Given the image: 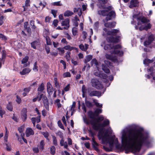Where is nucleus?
I'll return each instance as SVG.
<instances>
[{"label":"nucleus","instance_id":"obj_1","mask_svg":"<svg viewBox=\"0 0 155 155\" xmlns=\"http://www.w3.org/2000/svg\"><path fill=\"white\" fill-rule=\"evenodd\" d=\"M120 134L122 146L127 153L139 152L142 145L150 147L153 141L149 133L142 129L134 131L131 128L126 127L121 130Z\"/></svg>","mask_w":155,"mask_h":155},{"label":"nucleus","instance_id":"obj_2","mask_svg":"<svg viewBox=\"0 0 155 155\" xmlns=\"http://www.w3.org/2000/svg\"><path fill=\"white\" fill-rule=\"evenodd\" d=\"M104 120V118L103 115L99 116L97 118H96L95 123L97 124H102L106 120L108 121V123L106 124L104 126L97 125L98 128L97 129H94L95 130H99L98 136L100 140L101 139L102 143H108L110 147H112L114 145H115L117 148H119L118 146V139L115 137V135L110 136V134L112 133V130L111 128L109 127L108 129L105 132L104 131V127L109 125L110 124L109 120L107 119H105L102 123L101 122Z\"/></svg>","mask_w":155,"mask_h":155},{"label":"nucleus","instance_id":"obj_3","mask_svg":"<svg viewBox=\"0 0 155 155\" xmlns=\"http://www.w3.org/2000/svg\"><path fill=\"white\" fill-rule=\"evenodd\" d=\"M88 114L89 118L91 119L90 120L85 117H83V120L84 123L87 125H88L91 124L93 128L94 129H97L98 128L97 127V123H95V120L96 118L95 117L96 116L95 113L91 111H90L88 113ZM108 121L106 120L104 121L103 124H97V125H101V126H104L105 124H108Z\"/></svg>","mask_w":155,"mask_h":155},{"label":"nucleus","instance_id":"obj_4","mask_svg":"<svg viewBox=\"0 0 155 155\" xmlns=\"http://www.w3.org/2000/svg\"><path fill=\"white\" fill-rule=\"evenodd\" d=\"M101 46L102 47H104V49L105 50L112 49L113 50L111 52V54H117L120 56H122L123 55V52L122 51H120L117 50L121 47V45H120L113 46L110 44H106V41H104L101 43Z\"/></svg>","mask_w":155,"mask_h":155},{"label":"nucleus","instance_id":"obj_5","mask_svg":"<svg viewBox=\"0 0 155 155\" xmlns=\"http://www.w3.org/2000/svg\"><path fill=\"white\" fill-rule=\"evenodd\" d=\"M133 17V21H131V23L134 25H135L134 24L136 25V20L137 21V25L138 26L141 25V23L144 24L148 23L149 21V20L146 18L144 17H138V15H134Z\"/></svg>","mask_w":155,"mask_h":155},{"label":"nucleus","instance_id":"obj_6","mask_svg":"<svg viewBox=\"0 0 155 155\" xmlns=\"http://www.w3.org/2000/svg\"><path fill=\"white\" fill-rule=\"evenodd\" d=\"M154 39V37L153 35H150L148 38L147 40H146L144 42V45L146 47L149 46L150 48H152L154 46V45H151Z\"/></svg>","mask_w":155,"mask_h":155},{"label":"nucleus","instance_id":"obj_7","mask_svg":"<svg viewBox=\"0 0 155 155\" xmlns=\"http://www.w3.org/2000/svg\"><path fill=\"white\" fill-rule=\"evenodd\" d=\"M92 86L98 89L101 90L103 88V86L99 82V81L96 79H92L91 81Z\"/></svg>","mask_w":155,"mask_h":155},{"label":"nucleus","instance_id":"obj_8","mask_svg":"<svg viewBox=\"0 0 155 155\" xmlns=\"http://www.w3.org/2000/svg\"><path fill=\"white\" fill-rule=\"evenodd\" d=\"M134 25L135 29L136 30L139 29L140 31H142L143 30L147 31L148 29H150L151 27V25L150 23H148L147 25L144 26H138L135 24H134Z\"/></svg>","mask_w":155,"mask_h":155},{"label":"nucleus","instance_id":"obj_9","mask_svg":"<svg viewBox=\"0 0 155 155\" xmlns=\"http://www.w3.org/2000/svg\"><path fill=\"white\" fill-rule=\"evenodd\" d=\"M106 10H100L98 11V14L103 16H106L108 12L112 10V7L111 6H109L107 8H104Z\"/></svg>","mask_w":155,"mask_h":155},{"label":"nucleus","instance_id":"obj_10","mask_svg":"<svg viewBox=\"0 0 155 155\" xmlns=\"http://www.w3.org/2000/svg\"><path fill=\"white\" fill-rule=\"evenodd\" d=\"M116 16V13L114 11H112L110 12H108L107 14L105 19V21H109L112 19L115 18Z\"/></svg>","mask_w":155,"mask_h":155},{"label":"nucleus","instance_id":"obj_11","mask_svg":"<svg viewBox=\"0 0 155 155\" xmlns=\"http://www.w3.org/2000/svg\"><path fill=\"white\" fill-rule=\"evenodd\" d=\"M104 30L107 32V35L114 36L116 35L117 34L119 33V30L116 29H112L110 31H107V29L106 28H104Z\"/></svg>","mask_w":155,"mask_h":155},{"label":"nucleus","instance_id":"obj_12","mask_svg":"<svg viewBox=\"0 0 155 155\" xmlns=\"http://www.w3.org/2000/svg\"><path fill=\"white\" fill-rule=\"evenodd\" d=\"M103 20V21L104 23V26L107 28H112L115 27V26L116 22H108V21Z\"/></svg>","mask_w":155,"mask_h":155},{"label":"nucleus","instance_id":"obj_13","mask_svg":"<svg viewBox=\"0 0 155 155\" xmlns=\"http://www.w3.org/2000/svg\"><path fill=\"white\" fill-rule=\"evenodd\" d=\"M89 95L91 97L97 96L99 97L102 95L101 92L97 91H93L90 92H89Z\"/></svg>","mask_w":155,"mask_h":155},{"label":"nucleus","instance_id":"obj_14","mask_svg":"<svg viewBox=\"0 0 155 155\" xmlns=\"http://www.w3.org/2000/svg\"><path fill=\"white\" fill-rule=\"evenodd\" d=\"M29 59V57L28 56H26L24 58H23L21 61L22 64H23V67H26L30 65V62H28V61Z\"/></svg>","mask_w":155,"mask_h":155},{"label":"nucleus","instance_id":"obj_15","mask_svg":"<svg viewBox=\"0 0 155 155\" xmlns=\"http://www.w3.org/2000/svg\"><path fill=\"white\" fill-rule=\"evenodd\" d=\"M69 21L68 18L65 19L64 21H63L61 23V25L64 26L65 27L63 28L65 29H68L69 27Z\"/></svg>","mask_w":155,"mask_h":155},{"label":"nucleus","instance_id":"obj_16","mask_svg":"<svg viewBox=\"0 0 155 155\" xmlns=\"http://www.w3.org/2000/svg\"><path fill=\"white\" fill-rule=\"evenodd\" d=\"M139 2L138 0H131L130 2L129 7L132 8L137 6L139 5Z\"/></svg>","mask_w":155,"mask_h":155},{"label":"nucleus","instance_id":"obj_17","mask_svg":"<svg viewBox=\"0 0 155 155\" xmlns=\"http://www.w3.org/2000/svg\"><path fill=\"white\" fill-rule=\"evenodd\" d=\"M47 87V91L48 93L50 95H51L53 91V89L51 84L49 82H48Z\"/></svg>","mask_w":155,"mask_h":155},{"label":"nucleus","instance_id":"obj_18","mask_svg":"<svg viewBox=\"0 0 155 155\" xmlns=\"http://www.w3.org/2000/svg\"><path fill=\"white\" fill-rule=\"evenodd\" d=\"M107 40L109 42L117 43L119 41L118 39L115 38L113 36H110L107 38Z\"/></svg>","mask_w":155,"mask_h":155},{"label":"nucleus","instance_id":"obj_19","mask_svg":"<svg viewBox=\"0 0 155 155\" xmlns=\"http://www.w3.org/2000/svg\"><path fill=\"white\" fill-rule=\"evenodd\" d=\"M25 134L26 136L27 137H28L31 135H33L34 134V132L31 128H28L27 129Z\"/></svg>","mask_w":155,"mask_h":155},{"label":"nucleus","instance_id":"obj_20","mask_svg":"<svg viewBox=\"0 0 155 155\" xmlns=\"http://www.w3.org/2000/svg\"><path fill=\"white\" fill-rule=\"evenodd\" d=\"M95 75L103 79H106V75L104 73L101 72H96L94 73Z\"/></svg>","mask_w":155,"mask_h":155},{"label":"nucleus","instance_id":"obj_21","mask_svg":"<svg viewBox=\"0 0 155 155\" xmlns=\"http://www.w3.org/2000/svg\"><path fill=\"white\" fill-rule=\"evenodd\" d=\"M31 71V70L28 68L24 69L22 71L20 72V74L21 75H24L28 74Z\"/></svg>","mask_w":155,"mask_h":155},{"label":"nucleus","instance_id":"obj_22","mask_svg":"<svg viewBox=\"0 0 155 155\" xmlns=\"http://www.w3.org/2000/svg\"><path fill=\"white\" fill-rule=\"evenodd\" d=\"M88 45L85 44V46L83 44H81L79 45V48L82 51H86L88 48Z\"/></svg>","mask_w":155,"mask_h":155},{"label":"nucleus","instance_id":"obj_23","mask_svg":"<svg viewBox=\"0 0 155 155\" xmlns=\"http://www.w3.org/2000/svg\"><path fill=\"white\" fill-rule=\"evenodd\" d=\"M73 14V13L70 10H67L64 13V16L65 17L71 16Z\"/></svg>","mask_w":155,"mask_h":155},{"label":"nucleus","instance_id":"obj_24","mask_svg":"<svg viewBox=\"0 0 155 155\" xmlns=\"http://www.w3.org/2000/svg\"><path fill=\"white\" fill-rule=\"evenodd\" d=\"M39 44V42L37 41H35L31 43L32 48L34 49H36V46Z\"/></svg>","mask_w":155,"mask_h":155},{"label":"nucleus","instance_id":"obj_25","mask_svg":"<svg viewBox=\"0 0 155 155\" xmlns=\"http://www.w3.org/2000/svg\"><path fill=\"white\" fill-rule=\"evenodd\" d=\"M44 84L43 83H41L38 89V92L41 93L44 90Z\"/></svg>","mask_w":155,"mask_h":155},{"label":"nucleus","instance_id":"obj_26","mask_svg":"<svg viewBox=\"0 0 155 155\" xmlns=\"http://www.w3.org/2000/svg\"><path fill=\"white\" fill-rule=\"evenodd\" d=\"M102 69L106 73H109L110 72L109 69L104 64L102 65Z\"/></svg>","mask_w":155,"mask_h":155},{"label":"nucleus","instance_id":"obj_27","mask_svg":"<svg viewBox=\"0 0 155 155\" xmlns=\"http://www.w3.org/2000/svg\"><path fill=\"white\" fill-rule=\"evenodd\" d=\"M102 112V110L101 108H97L94 111V113L95 114L96 116H97L99 114L101 113Z\"/></svg>","mask_w":155,"mask_h":155},{"label":"nucleus","instance_id":"obj_28","mask_svg":"<svg viewBox=\"0 0 155 155\" xmlns=\"http://www.w3.org/2000/svg\"><path fill=\"white\" fill-rule=\"evenodd\" d=\"M72 34L74 36H76L77 35L78 32V29L77 28L73 27L72 29Z\"/></svg>","mask_w":155,"mask_h":155},{"label":"nucleus","instance_id":"obj_29","mask_svg":"<svg viewBox=\"0 0 155 155\" xmlns=\"http://www.w3.org/2000/svg\"><path fill=\"white\" fill-rule=\"evenodd\" d=\"M5 134L4 136V140L6 142H7V139L8 137V130L7 128L5 127Z\"/></svg>","mask_w":155,"mask_h":155},{"label":"nucleus","instance_id":"obj_30","mask_svg":"<svg viewBox=\"0 0 155 155\" xmlns=\"http://www.w3.org/2000/svg\"><path fill=\"white\" fill-rule=\"evenodd\" d=\"M154 61V59H152L150 60L149 59H145L143 61V63L145 64H147L148 63H151L153 62Z\"/></svg>","mask_w":155,"mask_h":155},{"label":"nucleus","instance_id":"obj_31","mask_svg":"<svg viewBox=\"0 0 155 155\" xmlns=\"http://www.w3.org/2000/svg\"><path fill=\"white\" fill-rule=\"evenodd\" d=\"M71 54V53L70 51H68L66 53V54L65 55L66 58L68 61H70V54Z\"/></svg>","mask_w":155,"mask_h":155},{"label":"nucleus","instance_id":"obj_32","mask_svg":"<svg viewBox=\"0 0 155 155\" xmlns=\"http://www.w3.org/2000/svg\"><path fill=\"white\" fill-rule=\"evenodd\" d=\"M85 104L86 106L88 107H92L93 106V104L92 103L89 101L85 100Z\"/></svg>","mask_w":155,"mask_h":155},{"label":"nucleus","instance_id":"obj_33","mask_svg":"<svg viewBox=\"0 0 155 155\" xmlns=\"http://www.w3.org/2000/svg\"><path fill=\"white\" fill-rule=\"evenodd\" d=\"M53 144L55 146L58 145V141L56 137L54 136H52Z\"/></svg>","mask_w":155,"mask_h":155},{"label":"nucleus","instance_id":"obj_34","mask_svg":"<svg viewBox=\"0 0 155 155\" xmlns=\"http://www.w3.org/2000/svg\"><path fill=\"white\" fill-rule=\"evenodd\" d=\"M30 0H26L25 2V6H23V7L24 8V11H25L27 9L25 7H28L30 5L29 4Z\"/></svg>","mask_w":155,"mask_h":155},{"label":"nucleus","instance_id":"obj_35","mask_svg":"<svg viewBox=\"0 0 155 155\" xmlns=\"http://www.w3.org/2000/svg\"><path fill=\"white\" fill-rule=\"evenodd\" d=\"M50 153L52 155H54L55 153V148L54 146H52L50 147Z\"/></svg>","mask_w":155,"mask_h":155},{"label":"nucleus","instance_id":"obj_36","mask_svg":"<svg viewBox=\"0 0 155 155\" xmlns=\"http://www.w3.org/2000/svg\"><path fill=\"white\" fill-rule=\"evenodd\" d=\"M41 134L47 140H49V139L48 138V137L49 135V134L48 132H43L41 133Z\"/></svg>","mask_w":155,"mask_h":155},{"label":"nucleus","instance_id":"obj_37","mask_svg":"<svg viewBox=\"0 0 155 155\" xmlns=\"http://www.w3.org/2000/svg\"><path fill=\"white\" fill-rule=\"evenodd\" d=\"M37 94V97L38 98V101H40L41 100V98H42L44 95L43 94L39 92H38Z\"/></svg>","mask_w":155,"mask_h":155},{"label":"nucleus","instance_id":"obj_38","mask_svg":"<svg viewBox=\"0 0 155 155\" xmlns=\"http://www.w3.org/2000/svg\"><path fill=\"white\" fill-rule=\"evenodd\" d=\"M60 100L57 99L55 100V103L56 104L58 107L60 108L61 107V104L60 103Z\"/></svg>","mask_w":155,"mask_h":155},{"label":"nucleus","instance_id":"obj_39","mask_svg":"<svg viewBox=\"0 0 155 155\" xmlns=\"http://www.w3.org/2000/svg\"><path fill=\"white\" fill-rule=\"evenodd\" d=\"M91 64L92 65L93 64H95L96 66H97L98 65V63L97 61L95 58L92 60L91 61Z\"/></svg>","mask_w":155,"mask_h":155},{"label":"nucleus","instance_id":"obj_40","mask_svg":"<svg viewBox=\"0 0 155 155\" xmlns=\"http://www.w3.org/2000/svg\"><path fill=\"white\" fill-rule=\"evenodd\" d=\"M7 108L9 111H12L13 108L12 104L11 103H9L8 104H7Z\"/></svg>","mask_w":155,"mask_h":155},{"label":"nucleus","instance_id":"obj_41","mask_svg":"<svg viewBox=\"0 0 155 155\" xmlns=\"http://www.w3.org/2000/svg\"><path fill=\"white\" fill-rule=\"evenodd\" d=\"M5 110L2 109V107L0 105V116L2 118L3 117V115L5 114Z\"/></svg>","mask_w":155,"mask_h":155},{"label":"nucleus","instance_id":"obj_42","mask_svg":"<svg viewBox=\"0 0 155 155\" xmlns=\"http://www.w3.org/2000/svg\"><path fill=\"white\" fill-rule=\"evenodd\" d=\"M45 143L43 140H41L40 143V145L39 146V149L42 150L44 148Z\"/></svg>","mask_w":155,"mask_h":155},{"label":"nucleus","instance_id":"obj_43","mask_svg":"<svg viewBox=\"0 0 155 155\" xmlns=\"http://www.w3.org/2000/svg\"><path fill=\"white\" fill-rule=\"evenodd\" d=\"M45 38L47 45H51V42L50 38L46 36Z\"/></svg>","mask_w":155,"mask_h":155},{"label":"nucleus","instance_id":"obj_44","mask_svg":"<svg viewBox=\"0 0 155 155\" xmlns=\"http://www.w3.org/2000/svg\"><path fill=\"white\" fill-rule=\"evenodd\" d=\"M38 67L37 66V62H36L35 63H34V66L33 68V70L35 72L38 71Z\"/></svg>","mask_w":155,"mask_h":155},{"label":"nucleus","instance_id":"obj_45","mask_svg":"<svg viewBox=\"0 0 155 155\" xmlns=\"http://www.w3.org/2000/svg\"><path fill=\"white\" fill-rule=\"evenodd\" d=\"M92 58V56L91 55H88L86 56L85 59L86 63L89 61Z\"/></svg>","mask_w":155,"mask_h":155},{"label":"nucleus","instance_id":"obj_46","mask_svg":"<svg viewBox=\"0 0 155 155\" xmlns=\"http://www.w3.org/2000/svg\"><path fill=\"white\" fill-rule=\"evenodd\" d=\"M45 109L47 110H49V103L48 101L43 103Z\"/></svg>","mask_w":155,"mask_h":155},{"label":"nucleus","instance_id":"obj_47","mask_svg":"<svg viewBox=\"0 0 155 155\" xmlns=\"http://www.w3.org/2000/svg\"><path fill=\"white\" fill-rule=\"evenodd\" d=\"M56 135H58V136H59V137L61 138H63V133L60 131H58L56 132Z\"/></svg>","mask_w":155,"mask_h":155},{"label":"nucleus","instance_id":"obj_48","mask_svg":"<svg viewBox=\"0 0 155 155\" xmlns=\"http://www.w3.org/2000/svg\"><path fill=\"white\" fill-rule=\"evenodd\" d=\"M58 126L61 129L64 130V127L61 123V121L60 120H59L58 122Z\"/></svg>","mask_w":155,"mask_h":155},{"label":"nucleus","instance_id":"obj_49","mask_svg":"<svg viewBox=\"0 0 155 155\" xmlns=\"http://www.w3.org/2000/svg\"><path fill=\"white\" fill-rule=\"evenodd\" d=\"M21 118H22V120L23 121H25L26 120L27 118V115L24 114H21Z\"/></svg>","mask_w":155,"mask_h":155},{"label":"nucleus","instance_id":"obj_50","mask_svg":"<svg viewBox=\"0 0 155 155\" xmlns=\"http://www.w3.org/2000/svg\"><path fill=\"white\" fill-rule=\"evenodd\" d=\"M52 5H54L59 6H61L62 5V4L60 3V1H58L57 2H54L52 3Z\"/></svg>","mask_w":155,"mask_h":155},{"label":"nucleus","instance_id":"obj_51","mask_svg":"<svg viewBox=\"0 0 155 155\" xmlns=\"http://www.w3.org/2000/svg\"><path fill=\"white\" fill-rule=\"evenodd\" d=\"M99 23L98 21H97L95 23L94 26V28L95 29H97L99 27Z\"/></svg>","mask_w":155,"mask_h":155},{"label":"nucleus","instance_id":"obj_52","mask_svg":"<svg viewBox=\"0 0 155 155\" xmlns=\"http://www.w3.org/2000/svg\"><path fill=\"white\" fill-rule=\"evenodd\" d=\"M30 25L32 26V28L33 29L36 28V26L35 25V21L33 20H31L30 21Z\"/></svg>","mask_w":155,"mask_h":155},{"label":"nucleus","instance_id":"obj_53","mask_svg":"<svg viewBox=\"0 0 155 155\" xmlns=\"http://www.w3.org/2000/svg\"><path fill=\"white\" fill-rule=\"evenodd\" d=\"M27 109L26 108H23L22 110H21V114H25V115H27Z\"/></svg>","mask_w":155,"mask_h":155},{"label":"nucleus","instance_id":"obj_54","mask_svg":"<svg viewBox=\"0 0 155 155\" xmlns=\"http://www.w3.org/2000/svg\"><path fill=\"white\" fill-rule=\"evenodd\" d=\"M76 105V103L75 102H73L72 105H71V110L74 111V108L75 107Z\"/></svg>","mask_w":155,"mask_h":155},{"label":"nucleus","instance_id":"obj_55","mask_svg":"<svg viewBox=\"0 0 155 155\" xmlns=\"http://www.w3.org/2000/svg\"><path fill=\"white\" fill-rule=\"evenodd\" d=\"M57 11L54 10H51V13L54 15V18H55L57 16L56 14Z\"/></svg>","mask_w":155,"mask_h":155},{"label":"nucleus","instance_id":"obj_56","mask_svg":"<svg viewBox=\"0 0 155 155\" xmlns=\"http://www.w3.org/2000/svg\"><path fill=\"white\" fill-rule=\"evenodd\" d=\"M63 76L64 77H70L71 74L69 72H66L63 74Z\"/></svg>","mask_w":155,"mask_h":155},{"label":"nucleus","instance_id":"obj_57","mask_svg":"<svg viewBox=\"0 0 155 155\" xmlns=\"http://www.w3.org/2000/svg\"><path fill=\"white\" fill-rule=\"evenodd\" d=\"M0 39L2 40H5L7 39L6 37L2 34H0Z\"/></svg>","mask_w":155,"mask_h":155},{"label":"nucleus","instance_id":"obj_58","mask_svg":"<svg viewBox=\"0 0 155 155\" xmlns=\"http://www.w3.org/2000/svg\"><path fill=\"white\" fill-rule=\"evenodd\" d=\"M33 151L35 153H37L39 151V149L38 147H34L32 148Z\"/></svg>","mask_w":155,"mask_h":155},{"label":"nucleus","instance_id":"obj_59","mask_svg":"<svg viewBox=\"0 0 155 155\" xmlns=\"http://www.w3.org/2000/svg\"><path fill=\"white\" fill-rule=\"evenodd\" d=\"M83 38V39H85L87 36V34L86 32L85 31H83L82 32Z\"/></svg>","mask_w":155,"mask_h":155},{"label":"nucleus","instance_id":"obj_60","mask_svg":"<svg viewBox=\"0 0 155 155\" xmlns=\"http://www.w3.org/2000/svg\"><path fill=\"white\" fill-rule=\"evenodd\" d=\"M105 57L107 59H109L110 60H112L113 59V58L112 56L110 55L107 54L105 55Z\"/></svg>","mask_w":155,"mask_h":155},{"label":"nucleus","instance_id":"obj_61","mask_svg":"<svg viewBox=\"0 0 155 155\" xmlns=\"http://www.w3.org/2000/svg\"><path fill=\"white\" fill-rule=\"evenodd\" d=\"M95 105L96 106L99 108H101L102 107V105L101 104H100V103L97 102H94Z\"/></svg>","mask_w":155,"mask_h":155},{"label":"nucleus","instance_id":"obj_62","mask_svg":"<svg viewBox=\"0 0 155 155\" xmlns=\"http://www.w3.org/2000/svg\"><path fill=\"white\" fill-rule=\"evenodd\" d=\"M58 21L57 20L55 19L53 21V24L54 25V26L55 27H57L58 25Z\"/></svg>","mask_w":155,"mask_h":155},{"label":"nucleus","instance_id":"obj_63","mask_svg":"<svg viewBox=\"0 0 155 155\" xmlns=\"http://www.w3.org/2000/svg\"><path fill=\"white\" fill-rule=\"evenodd\" d=\"M42 100L43 101V103L48 101V99H47V97L44 95L43 97Z\"/></svg>","mask_w":155,"mask_h":155},{"label":"nucleus","instance_id":"obj_64","mask_svg":"<svg viewBox=\"0 0 155 155\" xmlns=\"http://www.w3.org/2000/svg\"><path fill=\"white\" fill-rule=\"evenodd\" d=\"M64 49V48H57V49L59 50V51H60L61 53L62 54H64L65 52Z\"/></svg>","mask_w":155,"mask_h":155}]
</instances>
